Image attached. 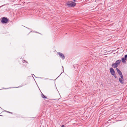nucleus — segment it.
Listing matches in <instances>:
<instances>
[{"label": "nucleus", "instance_id": "obj_1", "mask_svg": "<svg viewBox=\"0 0 127 127\" xmlns=\"http://www.w3.org/2000/svg\"><path fill=\"white\" fill-rule=\"evenodd\" d=\"M66 4L69 7H74L76 5L75 3L71 1H68L67 2Z\"/></svg>", "mask_w": 127, "mask_h": 127}, {"label": "nucleus", "instance_id": "obj_2", "mask_svg": "<svg viewBox=\"0 0 127 127\" xmlns=\"http://www.w3.org/2000/svg\"><path fill=\"white\" fill-rule=\"evenodd\" d=\"M58 53L62 59L64 60L65 59L64 56L62 53L60 52H58Z\"/></svg>", "mask_w": 127, "mask_h": 127}, {"label": "nucleus", "instance_id": "obj_3", "mask_svg": "<svg viewBox=\"0 0 127 127\" xmlns=\"http://www.w3.org/2000/svg\"><path fill=\"white\" fill-rule=\"evenodd\" d=\"M116 69L118 73L120 76L121 78H122L123 75L122 74L121 72L117 68V67Z\"/></svg>", "mask_w": 127, "mask_h": 127}, {"label": "nucleus", "instance_id": "obj_4", "mask_svg": "<svg viewBox=\"0 0 127 127\" xmlns=\"http://www.w3.org/2000/svg\"><path fill=\"white\" fill-rule=\"evenodd\" d=\"M110 70L111 74L112 75H114L115 74V71L113 68H110Z\"/></svg>", "mask_w": 127, "mask_h": 127}, {"label": "nucleus", "instance_id": "obj_5", "mask_svg": "<svg viewBox=\"0 0 127 127\" xmlns=\"http://www.w3.org/2000/svg\"><path fill=\"white\" fill-rule=\"evenodd\" d=\"M8 20L7 18L3 17L1 20V22L3 23H6L7 22Z\"/></svg>", "mask_w": 127, "mask_h": 127}, {"label": "nucleus", "instance_id": "obj_6", "mask_svg": "<svg viewBox=\"0 0 127 127\" xmlns=\"http://www.w3.org/2000/svg\"><path fill=\"white\" fill-rule=\"evenodd\" d=\"M119 80L120 82V83L122 84H123L124 83V80H123V78H119Z\"/></svg>", "mask_w": 127, "mask_h": 127}, {"label": "nucleus", "instance_id": "obj_7", "mask_svg": "<svg viewBox=\"0 0 127 127\" xmlns=\"http://www.w3.org/2000/svg\"><path fill=\"white\" fill-rule=\"evenodd\" d=\"M112 66L114 68H115L117 67L118 66V65L115 63L113 64Z\"/></svg>", "mask_w": 127, "mask_h": 127}, {"label": "nucleus", "instance_id": "obj_8", "mask_svg": "<svg viewBox=\"0 0 127 127\" xmlns=\"http://www.w3.org/2000/svg\"><path fill=\"white\" fill-rule=\"evenodd\" d=\"M121 60H118L115 63L118 65H119L120 64V63L121 62Z\"/></svg>", "mask_w": 127, "mask_h": 127}, {"label": "nucleus", "instance_id": "obj_9", "mask_svg": "<svg viewBox=\"0 0 127 127\" xmlns=\"http://www.w3.org/2000/svg\"><path fill=\"white\" fill-rule=\"evenodd\" d=\"M126 59L124 58H122V61L124 63L126 62Z\"/></svg>", "mask_w": 127, "mask_h": 127}, {"label": "nucleus", "instance_id": "obj_10", "mask_svg": "<svg viewBox=\"0 0 127 127\" xmlns=\"http://www.w3.org/2000/svg\"><path fill=\"white\" fill-rule=\"evenodd\" d=\"M41 97L43 98H47L42 93Z\"/></svg>", "mask_w": 127, "mask_h": 127}, {"label": "nucleus", "instance_id": "obj_11", "mask_svg": "<svg viewBox=\"0 0 127 127\" xmlns=\"http://www.w3.org/2000/svg\"><path fill=\"white\" fill-rule=\"evenodd\" d=\"M113 76H114V77H115V78H117V76L116 75H115H115H113Z\"/></svg>", "mask_w": 127, "mask_h": 127}, {"label": "nucleus", "instance_id": "obj_12", "mask_svg": "<svg viewBox=\"0 0 127 127\" xmlns=\"http://www.w3.org/2000/svg\"><path fill=\"white\" fill-rule=\"evenodd\" d=\"M127 55H126L125 56V58H125L126 59V58H127Z\"/></svg>", "mask_w": 127, "mask_h": 127}, {"label": "nucleus", "instance_id": "obj_13", "mask_svg": "<svg viewBox=\"0 0 127 127\" xmlns=\"http://www.w3.org/2000/svg\"><path fill=\"white\" fill-rule=\"evenodd\" d=\"M61 127H65L64 125H63Z\"/></svg>", "mask_w": 127, "mask_h": 127}, {"label": "nucleus", "instance_id": "obj_14", "mask_svg": "<svg viewBox=\"0 0 127 127\" xmlns=\"http://www.w3.org/2000/svg\"><path fill=\"white\" fill-rule=\"evenodd\" d=\"M62 67L63 68V71L64 72V67H63V66H62Z\"/></svg>", "mask_w": 127, "mask_h": 127}, {"label": "nucleus", "instance_id": "obj_15", "mask_svg": "<svg viewBox=\"0 0 127 127\" xmlns=\"http://www.w3.org/2000/svg\"><path fill=\"white\" fill-rule=\"evenodd\" d=\"M74 1H75L76 0H73Z\"/></svg>", "mask_w": 127, "mask_h": 127}]
</instances>
